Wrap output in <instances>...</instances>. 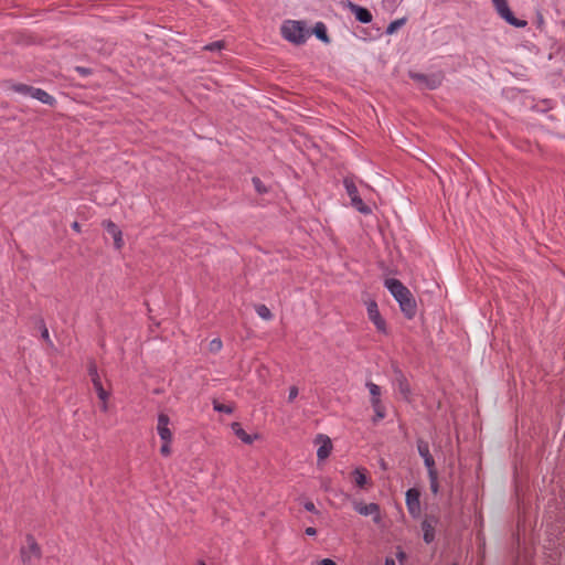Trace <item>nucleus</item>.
I'll use <instances>...</instances> for the list:
<instances>
[{"label": "nucleus", "instance_id": "c85d7f7f", "mask_svg": "<svg viewBox=\"0 0 565 565\" xmlns=\"http://www.w3.org/2000/svg\"><path fill=\"white\" fill-rule=\"evenodd\" d=\"M366 387L369 388L371 398H381V387L373 383V382H366Z\"/></svg>", "mask_w": 565, "mask_h": 565}, {"label": "nucleus", "instance_id": "c756f323", "mask_svg": "<svg viewBox=\"0 0 565 565\" xmlns=\"http://www.w3.org/2000/svg\"><path fill=\"white\" fill-rule=\"evenodd\" d=\"M224 46H225L224 41H214L212 43L204 45L203 50L210 51V52H215V51H221L222 49H224Z\"/></svg>", "mask_w": 565, "mask_h": 565}, {"label": "nucleus", "instance_id": "c9c22d12", "mask_svg": "<svg viewBox=\"0 0 565 565\" xmlns=\"http://www.w3.org/2000/svg\"><path fill=\"white\" fill-rule=\"evenodd\" d=\"M76 71L83 75V76H88L92 74V70L90 68H87V67H83V66H77L76 67Z\"/></svg>", "mask_w": 565, "mask_h": 565}, {"label": "nucleus", "instance_id": "473e14b6", "mask_svg": "<svg viewBox=\"0 0 565 565\" xmlns=\"http://www.w3.org/2000/svg\"><path fill=\"white\" fill-rule=\"evenodd\" d=\"M222 349V341L218 338L213 339L209 344L210 352L216 353Z\"/></svg>", "mask_w": 565, "mask_h": 565}, {"label": "nucleus", "instance_id": "cd10ccee", "mask_svg": "<svg viewBox=\"0 0 565 565\" xmlns=\"http://www.w3.org/2000/svg\"><path fill=\"white\" fill-rule=\"evenodd\" d=\"M232 429L243 443L247 444V431L242 428L239 423H233Z\"/></svg>", "mask_w": 565, "mask_h": 565}, {"label": "nucleus", "instance_id": "9d476101", "mask_svg": "<svg viewBox=\"0 0 565 565\" xmlns=\"http://www.w3.org/2000/svg\"><path fill=\"white\" fill-rule=\"evenodd\" d=\"M439 523V518L435 514H426L420 523L423 531V540L426 544H430L435 541L436 532L435 527Z\"/></svg>", "mask_w": 565, "mask_h": 565}, {"label": "nucleus", "instance_id": "dca6fc26", "mask_svg": "<svg viewBox=\"0 0 565 565\" xmlns=\"http://www.w3.org/2000/svg\"><path fill=\"white\" fill-rule=\"evenodd\" d=\"M347 7L350 9V11L354 14L356 21L367 24L372 21L373 15L371 11L364 7H361L359 4H355L348 0Z\"/></svg>", "mask_w": 565, "mask_h": 565}, {"label": "nucleus", "instance_id": "6ab92c4d", "mask_svg": "<svg viewBox=\"0 0 565 565\" xmlns=\"http://www.w3.org/2000/svg\"><path fill=\"white\" fill-rule=\"evenodd\" d=\"M32 98H35L49 106H54L56 104L55 98L42 88L34 87Z\"/></svg>", "mask_w": 565, "mask_h": 565}, {"label": "nucleus", "instance_id": "5701e85b", "mask_svg": "<svg viewBox=\"0 0 565 565\" xmlns=\"http://www.w3.org/2000/svg\"><path fill=\"white\" fill-rule=\"evenodd\" d=\"M9 88L19 94L30 95L31 97H32V92L34 89V87L31 85H26L23 83H11V82H10Z\"/></svg>", "mask_w": 565, "mask_h": 565}, {"label": "nucleus", "instance_id": "7ed1b4c3", "mask_svg": "<svg viewBox=\"0 0 565 565\" xmlns=\"http://www.w3.org/2000/svg\"><path fill=\"white\" fill-rule=\"evenodd\" d=\"M170 417L166 413L158 415L157 433L162 441L160 454L162 457H169L172 454L171 445L173 441V434L170 429Z\"/></svg>", "mask_w": 565, "mask_h": 565}, {"label": "nucleus", "instance_id": "b1692460", "mask_svg": "<svg viewBox=\"0 0 565 565\" xmlns=\"http://www.w3.org/2000/svg\"><path fill=\"white\" fill-rule=\"evenodd\" d=\"M343 185H344V189H345L348 195L350 196V199L359 195V191H358V188L355 185L353 178L345 177L343 179Z\"/></svg>", "mask_w": 565, "mask_h": 565}, {"label": "nucleus", "instance_id": "a19ab883", "mask_svg": "<svg viewBox=\"0 0 565 565\" xmlns=\"http://www.w3.org/2000/svg\"><path fill=\"white\" fill-rule=\"evenodd\" d=\"M384 565H395V562L392 558H386Z\"/></svg>", "mask_w": 565, "mask_h": 565}, {"label": "nucleus", "instance_id": "bb28decb", "mask_svg": "<svg viewBox=\"0 0 565 565\" xmlns=\"http://www.w3.org/2000/svg\"><path fill=\"white\" fill-rule=\"evenodd\" d=\"M406 21L407 19L405 17L392 21L386 28V34L395 33L401 26H403L406 23Z\"/></svg>", "mask_w": 565, "mask_h": 565}, {"label": "nucleus", "instance_id": "79ce46f5", "mask_svg": "<svg viewBox=\"0 0 565 565\" xmlns=\"http://www.w3.org/2000/svg\"><path fill=\"white\" fill-rule=\"evenodd\" d=\"M256 438H257V435L252 436V435L249 434V439H248L249 445H250V444L254 441V439H256Z\"/></svg>", "mask_w": 565, "mask_h": 565}, {"label": "nucleus", "instance_id": "f8f14e48", "mask_svg": "<svg viewBox=\"0 0 565 565\" xmlns=\"http://www.w3.org/2000/svg\"><path fill=\"white\" fill-rule=\"evenodd\" d=\"M88 375L90 377V381H92L93 386L97 393L98 398L99 399H108L109 392L106 391L102 384L95 361H90L88 364Z\"/></svg>", "mask_w": 565, "mask_h": 565}, {"label": "nucleus", "instance_id": "f03ea898", "mask_svg": "<svg viewBox=\"0 0 565 565\" xmlns=\"http://www.w3.org/2000/svg\"><path fill=\"white\" fill-rule=\"evenodd\" d=\"M281 34L287 41L300 45L310 36V31L306 29L302 21H285L281 26Z\"/></svg>", "mask_w": 565, "mask_h": 565}, {"label": "nucleus", "instance_id": "1a4fd4ad", "mask_svg": "<svg viewBox=\"0 0 565 565\" xmlns=\"http://www.w3.org/2000/svg\"><path fill=\"white\" fill-rule=\"evenodd\" d=\"M405 503L409 515L418 519L422 514L420 491L417 488H409L405 493Z\"/></svg>", "mask_w": 565, "mask_h": 565}, {"label": "nucleus", "instance_id": "58836bf2", "mask_svg": "<svg viewBox=\"0 0 565 565\" xmlns=\"http://www.w3.org/2000/svg\"><path fill=\"white\" fill-rule=\"evenodd\" d=\"M319 565H337V563L334 561H332L331 558H323Z\"/></svg>", "mask_w": 565, "mask_h": 565}, {"label": "nucleus", "instance_id": "e433bc0d", "mask_svg": "<svg viewBox=\"0 0 565 565\" xmlns=\"http://www.w3.org/2000/svg\"><path fill=\"white\" fill-rule=\"evenodd\" d=\"M305 533H306V535H308V536H315V535L317 534V530H316V527L308 526V527L305 530Z\"/></svg>", "mask_w": 565, "mask_h": 565}, {"label": "nucleus", "instance_id": "f3484780", "mask_svg": "<svg viewBox=\"0 0 565 565\" xmlns=\"http://www.w3.org/2000/svg\"><path fill=\"white\" fill-rule=\"evenodd\" d=\"M371 406L374 411L372 423L376 425L386 417V407L381 398H370Z\"/></svg>", "mask_w": 565, "mask_h": 565}, {"label": "nucleus", "instance_id": "37998d69", "mask_svg": "<svg viewBox=\"0 0 565 565\" xmlns=\"http://www.w3.org/2000/svg\"><path fill=\"white\" fill-rule=\"evenodd\" d=\"M380 465H381V467H382L383 469H386V468H387V467H386V462H385V460H384V459H381Z\"/></svg>", "mask_w": 565, "mask_h": 565}, {"label": "nucleus", "instance_id": "0eeeda50", "mask_svg": "<svg viewBox=\"0 0 565 565\" xmlns=\"http://www.w3.org/2000/svg\"><path fill=\"white\" fill-rule=\"evenodd\" d=\"M409 77L426 89H437L443 84L444 76L438 74H423L417 72H409Z\"/></svg>", "mask_w": 565, "mask_h": 565}, {"label": "nucleus", "instance_id": "4468645a", "mask_svg": "<svg viewBox=\"0 0 565 565\" xmlns=\"http://www.w3.org/2000/svg\"><path fill=\"white\" fill-rule=\"evenodd\" d=\"M394 376H395L394 380L397 385L398 392L401 393V395L403 396V398L405 401H409L412 390H411V385H409L407 377L405 376L403 371L399 370L398 367L394 369Z\"/></svg>", "mask_w": 565, "mask_h": 565}, {"label": "nucleus", "instance_id": "f704fd0d", "mask_svg": "<svg viewBox=\"0 0 565 565\" xmlns=\"http://www.w3.org/2000/svg\"><path fill=\"white\" fill-rule=\"evenodd\" d=\"M298 396V387L291 386L289 388L288 401L292 402Z\"/></svg>", "mask_w": 565, "mask_h": 565}, {"label": "nucleus", "instance_id": "2eb2a0df", "mask_svg": "<svg viewBox=\"0 0 565 565\" xmlns=\"http://www.w3.org/2000/svg\"><path fill=\"white\" fill-rule=\"evenodd\" d=\"M103 227L114 238V246H115V248L120 250L124 247L125 243H124V239H122V232L118 227V225L116 223H114L111 220H105L103 222Z\"/></svg>", "mask_w": 565, "mask_h": 565}, {"label": "nucleus", "instance_id": "a211bd4d", "mask_svg": "<svg viewBox=\"0 0 565 565\" xmlns=\"http://www.w3.org/2000/svg\"><path fill=\"white\" fill-rule=\"evenodd\" d=\"M352 478L355 486L359 488H364L370 482L365 468H355L352 472Z\"/></svg>", "mask_w": 565, "mask_h": 565}, {"label": "nucleus", "instance_id": "aec40b11", "mask_svg": "<svg viewBox=\"0 0 565 565\" xmlns=\"http://www.w3.org/2000/svg\"><path fill=\"white\" fill-rule=\"evenodd\" d=\"M310 33H313L317 36V39H319L324 44H329L331 42V39L327 31V26L321 21H319L315 24V26Z\"/></svg>", "mask_w": 565, "mask_h": 565}, {"label": "nucleus", "instance_id": "393cba45", "mask_svg": "<svg viewBox=\"0 0 565 565\" xmlns=\"http://www.w3.org/2000/svg\"><path fill=\"white\" fill-rule=\"evenodd\" d=\"M427 476H428L429 489H430L431 493L435 495L438 494V492H439L438 470L434 471V472H428Z\"/></svg>", "mask_w": 565, "mask_h": 565}, {"label": "nucleus", "instance_id": "39448f33", "mask_svg": "<svg viewBox=\"0 0 565 565\" xmlns=\"http://www.w3.org/2000/svg\"><path fill=\"white\" fill-rule=\"evenodd\" d=\"M252 183L256 193L262 196L263 202H270L275 199V182L270 177H265L264 179L253 177Z\"/></svg>", "mask_w": 565, "mask_h": 565}, {"label": "nucleus", "instance_id": "4be33fe9", "mask_svg": "<svg viewBox=\"0 0 565 565\" xmlns=\"http://www.w3.org/2000/svg\"><path fill=\"white\" fill-rule=\"evenodd\" d=\"M351 200V205L358 211L360 212L361 214H364V215H369L372 213V210L371 207L365 204L362 200V198L359 195L350 199Z\"/></svg>", "mask_w": 565, "mask_h": 565}, {"label": "nucleus", "instance_id": "a18cd8bd", "mask_svg": "<svg viewBox=\"0 0 565 565\" xmlns=\"http://www.w3.org/2000/svg\"><path fill=\"white\" fill-rule=\"evenodd\" d=\"M454 565H456V564H454Z\"/></svg>", "mask_w": 565, "mask_h": 565}, {"label": "nucleus", "instance_id": "20e7f679", "mask_svg": "<svg viewBox=\"0 0 565 565\" xmlns=\"http://www.w3.org/2000/svg\"><path fill=\"white\" fill-rule=\"evenodd\" d=\"M25 541L26 546H22L19 551L21 563L22 565H33V558L36 561L42 558V548L33 534H26Z\"/></svg>", "mask_w": 565, "mask_h": 565}, {"label": "nucleus", "instance_id": "a878e982", "mask_svg": "<svg viewBox=\"0 0 565 565\" xmlns=\"http://www.w3.org/2000/svg\"><path fill=\"white\" fill-rule=\"evenodd\" d=\"M255 311L264 320H270L273 318V313L266 305H255Z\"/></svg>", "mask_w": 565, "mask_h": 565}, {"label": "nucleus", "instance_id": "c03bdc74", "mask_svg": "<svg viewBox=\"0 0 565 565\" xmlns=\"http://www.w3.org/2000/svg\"><path fill=\"white\" fill-rule=\"evenodd\" d=\"M196 565H206V563L204 561H199Z\"/></svg>", "mask_w": 565, "mask_h": 565}, {"label": "nucleus", "instance_id": "ddd939ff", "mask_svg": "<svg viewBox=\"0 0 565 565\" xmlns=\"http://www.w3.org/2000/svg\"><path fill=\"white\" fill-rule=\"evenodd\" d=\"M354 510L361 515H372L375 524L382 521L380 505L377 503L372 502L365 504L363 502H356L354 503Z\"/></svg>", "mask_w": 565, "mask_h": 565}, {"label": "nucleus", "instance_id": "ea45409f", "mask_svg": "<svg viewBox=\"0 0 565 565\" xmlns=\"http://www.w3.org/2000/svg\"><path fill=\"white\" fill-rule=\"evenodd\" d=\"M102 404H100V411L106 413L108 411V399H100Z\"/></svg>", "mask_w": 565, "mask_h": 565}, {"label": "nucleus", "instance_id": "423d86ee", "mask_svg": "<svg viewBox=\"0 0 565 565\" xmlns=\"http://www.w3.org/2000/svg\"><path fill=\"white\" fill-rule=\"evenodd\" d=\"M492 4L501 19L508 24L515 28H525L527 25L526 20L514 17L507 0H492Z\"/></svg>", "mask_w": 565, "mask_h": 565}, {"label": "nucleus", "instance_id": "9b49d317", "mask_svg": "<svg viewBox=\"0 0 565 565\" xmlns=\"http://www.w3.org/2000/svg\"><path fill=\"white\" fill-rule=\"evenodd\" d=\"M416 445H417V451L424 460V465L427 469V473L437 471L436 462H435L433 455L430 454L428 441H426L423 438H418L416 440Z\"/></svg>", "mask_w": 565, "mask_h": 565}, {"label": "nucleus", "instance_id": "4c0bfd02", "mask_svg": "<svg viewBox=\"0 0 565 565\" xmlns=\"http://www.w3.org/2000/svg\"><path fill=\"white\" fill-rule=\"evenodd\" d=\"M71 227H72V230H73V231H75L76 233H81V231H82L81 224H79L77 221L73 222V223H72V225H71Z\"/></svg>", "mask_w": 565, "mask_h": 565}, {"label": "nucleus", "instance_id": "6e6552de", "mask_svg": "<svg viewBox=\"0 0 565 565\" xmlns=\"http://www.w3.org/2000/svg\"><path fill=\"white\" fill-rule=\"evenodd\" d=\"M366 311H367V317H369L370 321L373 322L377 332H380L382 334H387L388 330H387L386 321L382 317V315L379 310L377 302L375 300L371 299L366 302Z\"/></svg>", "mask_w": 565, "mask_h": 565}, {"label": "nucleus", "instance_id": "412c9836", "mask_svg": "<svg viewBox=\"0 0 565 565\" xmlns=\"http://www.w3.org/2000/svg\"><path fill=\"white\" fill-rule=\"evenodd\" d=\"M319 438H323V443L320 445V447L317 450V457L318 460H324L327 459L332 450V443L329 437L320 435Z\"/></svg>", "mask_w": 565, "mask_h": 565}, {"label": "nucleus", "instance_id": "f257e3e1", "mask_svg": "<svg viewBox=\"0 0 565 565\" xmlns=\"http://www.w3.org/2000/svg\"><path fill=\"white\" fill-rule=\"evenodd\" d=\"M384 286L398 302L399 309L404 317L407 320L414 319L417 315V302L412 291L396 278L385 279Z\"/></svg>", "mask_w": 565, "mask_h": 565}, {"label": "nucleus", "instance_id": "2f4dec72", "mask_svg": "<svg viewBox=\"0 0 565 565\" xmlns=\"http://www.w3.org/2000/svg\"><path fill=\"white\" fill-rule=\"evenodd\" d=\"M213 407H214V411L220 412V413L231 414L233 412L231 406L221 404L216 401L214 402Z\"/></svg>", "mask_w": 565, "mask_h": 565}, {"label": "nucleus", "instance_id": "7c9ffc66", "mask_svg": "<svg viewBox=\"0 0 565 565\" xmlns=\"http://www.w3.org/2000/svg\"><path fill=\"white\" fill-rule=\"evenodd\" d=\"M40 329H41V337L44 341L51 343V339H50V334H49V330L46 328V324H45V321L41 318L40 321Z\"/></svg>", "mask_w": 565, "mask_h": 565}, {"label": "nucleus", "instance_id": "72a5a7b5", "mask_svg": "<svg viewBox=\"0 0 565 565\" xmlns=\"http://www.w3.org/2000/svg\"><path fill=\"white\" fill-rule=\"evenodd\" d=\"M303 508L308 512H312V513L319 514V511L316 509V505H315V503L312 501H306L303 503Z\"/></svg>", "mask_w": 565, "mask_h": 565}]
</instances>
